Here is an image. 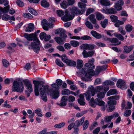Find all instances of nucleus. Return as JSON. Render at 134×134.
I'll return each mask as SVG.
<instances>
[{"label": "nucleus", "instance_id": "9", "mask_svg": "<svg viewBox=\"0 0 134 134\" xmlns=\"http://www.w3.org/2000/svg\"><path fill=\"white\" fill-rule=\"evenodd\" d=\"M40 42L39 40L37 38L33 41L29 46V48H32L35 52H38L40 49Z\"/></svg>", "mask_w": 134, "mask_h": 134}, {"label": "nucleus", "instance_id": "60", "mask_svg": "<svg viewBox=\"0 0 134 134\" xmlns=\"http://www.w3.org/2000/svg\"><path fill=\"white\" fill-rule=\"evenodd\" d=\"M70 44L68 43H65L64 44V47L67 50L70 49L71 48Z\"/></svg>", "mask_w": 134, "mask_h": 134}, {"label": "nucleus", "instance_id": "31", "mask_svg": "<svg viewBox=\"0 0 134 134\" xmlns=\"http://www.w3.org/2000/svg\"><path fill=\"white\" fill-rule=\"evenodd\" d=\"M9 7V5H8L7 6L4 7V8L0 6V11H1L4 13H6L8 11Z\"/></svg>", "mask_w": 134, "mask_h": 134}, {"label": "nucleus", "instance_id": "20", "mask_svg": "<svg viewBox=\"0 0 134 134\" xmlns=\"http://www.w3.org/2000/svg\"><path fill=\"white\" fill-rule=\"evenodd\" d=\"M25 85L26 86V88L29 91L32 92L33 91L32 86L30 82L27 81L25 83Z\"/></svg>", "mask_w": 134, "mask_h": 134}, {"label": "nucleus", "instance_id": "59", "mask_svg": "<svg viewBox=\"0 0 134 134\" xmlns=\"http://www.w3.org/2000/svg\"><path fill=\"white\" fill-rule=\"evenodd\" d=\"M68 100L69 102H73L75 100V98L73 96H70L68 97Z\"/></svg>", "mask_w": 134, "mask_h": 134}, {"label": "nucleus", "instance_id": "38", "mask_svg": "<svg viewBox=\"0 0 134 134\" xmlns=\"http://www.w3.org/2000/svg\"><path fill=\"white\" fill-rule=\"evenodd\" d=\"M65 124V122H62L59 124H55L54 125V127L56 128H60L63 127Z\"/></svg>", "mask_w": 134, "mask_h": 134}, {"label": "nucleus", "instance_id": "2", "mask_svg": "<svg viewBox=\"0 0 134 134\" xmlns=\"http://www.w3.org/2000/svg\"><path fill=\"white\" fill-rule=\"evenodd\" d=\"M109 87L105 88L104 86H97L96 87V91L97 92V98L95 99L92 97L89 102V104L93 107H95L96 105L101 107V109L104 111L105 109V103L102 100L105 97V93L109 89Z\"/></svg>", "mask_w": 134, "mask_h": 134}, {"label": "nucleus", "instance_id": "28", "mask_svg": "<svg viewBox=\"0 0 134 134\" xmlns=\"http://www.w3.org/2000/svg\"><path fill=\"white\" fill-rule=\"evenodd\" d=\"M85 119V117H83L80 120H77L75 122V124L77 127L79 126L83 123Z\"/></svg>", "mask_w": 134, "mask_h": 134}, {"label": "nucleus", "instance_id": "50", "mask_svg": "<svg viewBox=\"0 0 134 134\" xmlns=\"http://www.w3.org/2000/svg\"><path fill=\"white\" fill-rule=\"evenodd\" d=\"M110 17L111 21L114 22H116L118 19V18L117 16L114 15H111Z\"/></svg>", "mask_w": 134, "mask_h": 134}, {"label": "nucleus", "instance_id": "18", "mask_svg": "<svg viewBox=\"0 0 134 134\" xmlns=\"http://www.w3.org/2000/svg\"><path fill=\"white\" fill-rule=\"evenodd\" d=\"M41 25L44 30L46 31L48 30V23L46 20L44 19L42 21Z\"/></svg>", "mask_w": 134, "mask_h": 134}, {"label": "nucleus", "instance_id": "22", "mask_svg": "<svg viewBox=\"0 0 134 134\" xmlns=\"http://www.w3.org/2000/svg\"><path fill=\"white\" fill-rule=\"evenodd\" d=\"M134 47L133 45H131L129 46H125L124 47V51L126 53H128L131 51Z\"/></svg>", "mask_w": 134, "mask_h": 134}, {"label": "nucleus", "instance_id": "7", "mask_svg": "<svg viewBox=\"0 0 134 134\" xmlns=\"http://www.w3.org/2000/svg\"><path fill=\"white\" fill-rule=\"evenodd\" d=\"M12 90L13 91L21 93L24 90L23 85L21 81H14L12 86Z\"/></svg>", "mask_w": 134, "mask_h": 134}, {"label": "nucleus", "instance_id": "46", "mask_svg": "<svg viewBox=\"0 0 134 134\" xmlns=\"http://www.w3.org/2000/svg\"><path fill=\"white\" fill-rule=\"evenodd\" d=\"M85 3H83L81 2H79L78 4V7L80 8L84 9L86 6V4Z\"/></svg>", "mask_w": 134, "mask_h": 134}, {"label": "nucleus", "instance_id": "64", "mask_svg": "<svg viewBox=\"0 0 134 134\" xmlns=\"http://www.w3.org/2000/svg\"><path fill=\"white\" fill-rule=\"evenodd\" d=\"M100 130V128L98 127L95 129L93 131L94 134H98Z\"/></svg>", "mask_w": 134, "mask_h": 134}, {"label": "nucleus", "instance_id": "24", "mask_svg": "<svg viewBox=\"0 0 134 134\" xmlns=\"http://www.w3.org/2000/svg\"><path fill=\"white\" fill-rule=\"evenodd\" d=\"M83 95L80 94V98L78 100V102L81 105L83 106L85 104V99L83 98Z\"/></svg>", "mask_w": 134, "mask_h": 134}, {"label": "nucleus", "instance_id": "37", "mask_svg": "<svg viewBox=\"0 0 134 134\" xmlns=\"http://www.w3.org/2000/svg\"><path fill=\"white\" fill-rule=\"evenodd\" d=\"M71 91L68 89H65L62 90V94L63 95H68L70 94Z\"/></svg>", "mask_w": 134, "mask_h": 134}, {"label": "nucleus", "instance_id": "42", "mask_svg": "<svg viewBox=\"0 0 134 134\" xmlns=\"http://www.w3.org/2000/svg\"><path fill=\"white\" fill-rule=\"evenodd\" d=\"M85 24L86 26L90 29H92L93 27L92 24L89 21L86 20L85 23Z\"/></svg>", "mask_w": 134, "mask_h": 134}, {"label": "nucleus", "instance_id": "1", "mask_svg": "<svg viewBox=\"0 0 134 134\" xmlns=\"http://www.w3.org/2000/svg\"><path fill=\"white\" fill-rule=\"evenodd\" d=\"M94 61L93 59L90 60L88 63L85 64V68H83L81 70L80 75L82 76L85 77V80L86 79H90L93 76H96L101 72L104 71L107 68L106 66L104 65L101 66H98L96 69V72H94L93 69L95 68L94 65L90 63H93Z\"/></svg>", "mask_w": 134, "mask_h": 134}, {"label": "nucleus", "instance_id": "10", "mask_svg": "<svg viewBox=\"0 0 134 134\" xmlns=\"http://www.w3.org/2000/svg\"><path fill=\"white\" fill-rule=\"evenodd\" d=\"M24 36L28 40L30 41H33L37 38V35L36 33L31 34H25Z\"/></svg>", "mask_w": 134, "mask_h": 134}, {"label": "nucleus", "instance_id": "62", "mask_svg": "<svg viewBox=\"0 0 134 134\" xmlns=\"http://www.w3.org/2000/svg\"><path fill=\"white\" fill-rule=\"evenodd\" d=\"M46 35V33L44 32H41L40 34V37L41 40H43L44 39Z\"/></svg>", "mask_w": 134, "mask_h": 134}, {"label": "nucleus", "instance_id": "14", "mask_svg": "<svg viewBox=\"0 0 134 134\" xmlns=\"http://www.w3.org/2000/svg\"><path fill=\"white\" fill-rule=\"evenodd\" d=\"M94 52V51H90L87 52L85 50H84L82 54L84 58L91 57L93 55Z\"/></svg>", "mask_w": 134, "mask_h": 134}, {"label": "nucleus", "instance_id": "45", "mask_svg": "<svg viewBox=\"0 0 134 134\" xmlns=\"http://www.w3.org/2000/svg\"><path fill=\"white\" fill-rule=\"evenodd\" d=\"M113 117L114 116L112 115L107 116L104 118L105 121L106 122H110Z\"/></svg>", "mask_w": 134, "mask_h": 134}, {"label": "nucleus", "instance_id": "4", "mask_svg": "<svg viewBox=\"0 0 134 134\" xmlns=\"http://www.w3.org/2000/svg\"><path fill=\"white\" fill-rule=\"evenodd\" d=\"M85 11L84 9L81 11L77 7H73L72 8H69L65 11V15L61 18V19L66 22L72 20L75 16L78 14H82Z\"/></svg>", "mask_w": 134, "mask_h": 134}, {"label": "nucleus", "instance_id": "25", "mask_svg": "<svg viewBox=\"0 0 134 134\" xmlns=\"http://www.w3.org/2000/svg\"><path fill=\"white\" fill-rule=\"evenodd\" d=\"M88 18L90 21L93 24H96V20L95 18L94 15L93 14H92L90 15Z\"/></svg>", "mask_w": 134, "mask_h": 134}, {"label": "nucleus", "instance_id": "47", "mask_svg": "<svg viewBox=\"0 0 134 134\" xmlns=\"http://www.w3.org/2000/svg\"><path fill=\"white\" fill-rule=\"evenodd\" d=\"M28 10L29 12L31 13L32 14L35 15H37V12H36L32 8L30 7H29L28 8Z\"/></svg>", "mask_w": 134, "mask_h": 134}, {"label": "nucleus", "instance_id": "5", "mask_svg": "<svg viewBox=\"0 0 134 134\" xmlns=\"http://www.w3.org/2000/svg\"><path fill=\"white\" fill-rule=\"evenodd\" d=\"M33 83L34 85V91L35 94L36 96H38L39 95V92L40 93L41 95V99L43 100L45 102H46L47 101V97L46 96V95L48 94L50 95L49 93L48 92L47 93H45L43 94H42L40 92V89L41 86H45V85H43L41 84V82L40 81L34 80L33 81Z\"/></svg>", "mask_w": 134, "mask_h": 134}, {"label": "nucleus", "instance_id": "49", "mask_svg": "<svg viewBox=\"0 0 134 134\" xmlns=\"http://www.w3.org/2000/svg\"><path fill=\"white\" fill-rule=\"evenodd\" d=\"M125 29L127 32H130L132 30V27L131 25L129 24L125 26Z\"/></svg>", "mask_w": 134, "mask_h": 134}, {"label": "nucleus", "instance_id": "44", "mask_svg": "<svg viewBox=\"0 0 134 134\" xmlns=\"http://www.w3.org/2000/svg\"><path fill=\"white\" fill-rule=\"evenodd\" d=\"M66 64L70 66H75L76 64V62L74 61L69 60Z\"/></svg>", "mask_w": 134, "mask_h": 134}, {"label": "nucleus", "instance_id": "55", "mask_svg": "<svg viewBox=\"0 0 134 134\" xmlns=\"http://www.w3.org/2000/svg\"><path fill=\"white\" fill-rule=\"evenodd\" d=\"M81 39L84 40H90L91 39V38L89 36L85 35L81 37Z\"/></svg>", "mask_w": 134, "mask_h": 134}, {"label": "nucleus", "instance_id": "35", "mask_svg": "<svg viewBox=\"0 0 134 134\" xmlns=\"http://www.w3.org/2000/svg\"><path fill=\"white\" fill-rule=\"evenodd\" d=\"M61 7L63 9H65L69 5L68 3H67L66 1L64 0L62 1L60 4Z\"/></svg>", "mask_w": 134, "mask_h": 134}, {"label": "nucleus", "instance_id": "40", "mask_svg": "<svg viewBox=\"0 0 134 134\" xmlns=\"http://www.w3.org/2000/svg\"><path fill=\"white\" fill-rule=\"evenodd\" d=\"M56 64L59 66L60 67H63L64 64L59 59H57L55 61Z\"/></svg>", "mask_w": 134, "mask_h": 134}, {"label": "nucleus", "instance_id": "8", "mask_svg": "<svg viewBox=\"0 0 134 134\" xmlns=\"http://www.w3.org/2000/svg\"><path fill=\"white\" fill-rule=\"evenodd\" d=\"M96 92V87L95 88L93 86H90L88 87L86 92L84 93L83 95L85 96L86 100L90 101L91 97L94 96Z\"/></svg>", "mask_w": 134, "mask_h": 134}, {"label": "nucleus", "instance_id": "27", "mask_svg": "<svg viewBox=\"0 0 134 134\" xmlns=\"http://www.w3.org/2000/svg\"><path fill=\"white\" fill-rule=\"evenodd\" d=\"M70 43L72 46L75 47H78L80 45L79 42L75 40H72Z\"/></svg>", "mask_w": 134, "mask_h": 134}, {"label": "nucleus", "instance_id": "17", "mask_svg": "<svg viewBox=\"0 0 134 134\" xmlns=\"http://www.w3.org/2000/svg\"><path fill=\"white\" fill-rule=\"evenodd\" d=\"M117 86L119 87H121L122 86H124L125 88H127V86L125 85V82L124 80H118L116 84Z\"/></svg>", "mask_w": 134, "mask_h": 134}, {"label": "nucleus", "instance_id": "32", "mask_svg": "<svg viewBox=\"0 0 134 134\" xmlns=\"http://www.w3.org/2000/svg\"><path fill=\"white\" fill-rule=\"evenodd\" d=\"M34 112L37 114L38 116L42 117L43 116L42 114L41 110L40 108L34 110Z\"/></svg>", "mask_w": 134, "mask_h": 134}, {"label": "nucleus", "instance_id": "12", "mask_svg": "<svg viewBox=\"0 0 134 134\" xmlns=\"http://www.w3.org/2000/svg\"><path fill=\"white\" fill-rule=\"evenodd\" d=\"M102 11L104 13L110 14H114L117 13V11L114 8L108 9L107 8H105L102 10Z\"/></svg>", "mask_w": 134, "mask_h": 134}, {"label": "nucleus", "instance_id": "15", "mask_svg": "<svg viewBox=\"0 0 134 134\" xmlns=\"http://www.w3.org/2000/svg\"><path fill=\"white\" fill-rule=\"evenodd\" d=\"M99 2L101 5L104 6H108L112 4L109 0H99Z\"/></svg>", "mask_w": 134, "mask_h": 134}, {"label": "nucleus", "instance_id": "26", "mask_svg": "<svg viewBox=\"0 0 134 134\" xmlns=\"http://www.w3.org/2000/svg\"><path fill=\"white\" fill-rule=\"evenodd\" d=\"M77 65L76 67L77 69H81L83 65V63L82 60H81L78 59L77 61Z\"/></svg>", "mask_w": 134, "mask_h": 134}, {"label": "nucleus", "instance_id": "29", "mask_svg": "<svg viewBox=\"0 0 134 134\" xmlns=\"http://www.w3.org/2000/svg\"><path fill=\"white\" fill-rule=\"evenodd\" d=\"M114 84V83L113 81L110 80H107L105 81L104 83V85L103 86H104L105 87V88L107 87H108V85H112Z\"/></svg>", "mask_w": 134, "mask_h": 134}, {"label": "nucleus", "instance_id": "34", "mask_svg": "<svg viewBox=\"0 0 134 134\" xmlns=\"http://www.w3.org/2000/svg\"><path fill=\"white\" fill-rule=\"evenodd\" d=\"M96 17L97 19L99 20L104 19V18L103 15L99 12H97L96 13Z\"/></svg>", "mask_w": 134, "mask_h": 134}, {"label": "nucleus", "instance_id": "53", "mask_svg": "<svg viewBox=\"0 0 134 134\" xmlns=\"http://www.w3.org/2000/svg\"><path fill=\"white\" fill-rule=\"evenodd\" d=\"M88 44L85 43L81 44L80 47L81 49L85 50L88 49Z\"/></svg>", "mask_w": 134, "mask_h": 134}, {"label": "nucleus", "instance_id": "54", "mask_svg": "<svg viewBox=\"0 0 134 134\" xmlns=\"http://www.w3.org/2000/svg\"><path fill=\"white\" fill-rule=\"evenodd\" d=\"M27 112L28 114H31L29 115V118H33L35 115V114L34 113H32V111L31 110L29 109L27 110Z\"/></svg>", "mask_w": 134, "mask_h": 134}, {"label": "nucleus", "instance_id": "61", "mask_svg": "<svg viewBox=\"0 0 134 134\" xmlns=\"http://www.w3.org/2000/svg\"><path fill=\"white\" fill-rule=\"evenodd\" d=\"M131 111L130 110H127L125 111L124 115L126 117H128L131 114Z\"/></svg>", "mask_w": 134, "mask_h": 134}, {"label": "nucleus", "instance_id": "13", "mask_svg": "<svg viewBox=\"0 0 134 134\" xmlns=\"http://www.w3.org/2000/svg\"><path fill=\"white\" fill-rule=\"evenodd\" d=\"M124 4V2H121L120 3H119V1H117L114 3V7L117 11H120L122 9V6Z\"/></svg>", "mask_w": 134, "mask_h": 134}, {"label": "nucleus", "instance_id": "16", "mask_svg": "<svg viewBox=\"0 0 134 134\" xmlns=\"http://www.w3.org/2000/svg\"><path fill=\"white\" fill-rule=\"evenodd\" d=\"M68 99V98L67 96H63L62 98L61 102L59 104V105L61 106L66 105Z\"/></svg>", "mask_w": 134, "mask_h": 134}, {"label": "nucleus", "instance_id": "39", "mask_svg": "<svg viewBox=\"0 0 134 134\" xmlns=\"http://www.w3.org/2000/svg\"><path fill=\"white\" fill-rule=\"evenodd\" d=\"M57 15L59 16L63 17L65 15V12H64L63 11L61 10H57L56 11Z\"/></svg>", "mask_w": 134, "mask_h": 134}, {"label": "nucleus", "instance_id": "43", "mask_svg": "<svg viewBox=\"0 0 134 134\" xmlns=\"http://www.w3.org/2000/svg\"><path fill=\"white\" fill-rule=\"evenodd\" d=\"M114 35L115 37H117L120 40L122 41L124 40L123 36L120 34L115 33L114 34Z\"/></svg>", "mask_w": 134, "mask_h": 134}, {"label": "nucleus", "instance_id": "30", "mask_svg": "<svg viewBox=\"0 0 134 134\" xmlns=\"http://www.w3.org/2000/svg\"><path fill=\"white\" fill-rule=\"evenodd\" d=\"M60 58H61L62 60L66 64L68 63V62L69 59H68L66 55L65 54H63L61 56Z\"/></svg>", "mask_w": 134, "mask_h": 134}, {"label": "nucleus", "instance_id": "41", "mask_svg": "<svg viewBox=\"0 0 134 134\" xmlns=\"http://www.w3.org/2000/svg\"><path fill=\"white\" fill-rule=\"evenodd\" d=\"M108 20L107 19H105L103 21L101 22V24L102 27L105 28L108 25Z\"/></svg>", "mask_w": 134, "mask_h": 134}, {"label": "nucleus", "instance_id": "33", "mask_svg": "<svg viewBox=\"0 0 134 134\" xmlns=\"http://www.w3.org/2000/svg\"><path fill=\"white\" fill-rule=\"evenodd\" d=\"M117 93V91L115 89H111L107 92V96H108L111 95L116 94Z\"/></svg>", "mask_w": 134, "mask_h": 134}, {"label": "nucleus", "instance_id": "48", "mask_svg": "<svg viewBox=\"0 0 134 134\" xmlns=\"http://www.w3.org/2000/svg\"><path fill=\"white\" fill-rule=\"evenodd\" d=\"M10 16L8 15L5 14L3 15L2 16V19L3 20H10Z\"/></svg>", "mask_w": 134, "mask_h": 134}, {"label": "nucleus", "instance_id": "63", "mask_svg": "<svg viewBox=\"0 0 134 134\" xmlns=\"http://www.w3.org/2000/svg\"><path fill=\"white\" fill-rule=\"evenodd\" d=\"M57 48L58 50L62 52H64L65 50L64 47L61 46H58Z\"/></svg>", "mask_w": 134, "mask_h": 134}, {"label": "nucleus", "instance_id": "21", "mask_svg": "<svg viewBox=\"0 0 134 134\" xmlns=\"http://www.w3.org/2000/svg\"><path fill=\"white\" fill-rule=\"evenodd\" d=\"M34 28V25L32 23L29 24L28 26L25 29V31L27 32H30L32 31Z\"/></svg>", "mask_w": 134, "mask_h": 134}, {"label": "nucleus", "instance_id": "23", "mask_svg": "<svg viewBox=\"0 0 134 134\" xmlns=\"http://www.w3.org/2000/svg\"><path fill=\"white\" fill-rule=\"evenodd\" d=\"M55 34H60V36H64V30L62 28H60L56 30L55 31Z\"/></svg>", "mask_w": 134, "mask_h": 134}, {"label": "nucleus", "instance_id": "51", "mask_svg": "<svg viewBox=\"0 0 134 134\" xmlns=\"http://www.w3.org/2000/svg\"><path fill=\"white\" fill-rule=\"evenodd\" d=\"M89 124V121L88 120H86L83 125V130H86L88 127Z\"/></svg>", "mask_w": 134, "mask_h": 134}, {"label": "nucleus", "instance_id": "36", "mask_svg": "<svg viewBox=\"0 0 134 134\" xmlns=\"http://www.w3.org/2000/svg\"><path fill=\"white\" fill-rule=\"evenodd\" d=\"M41 5L44 8L48 7L49 6V3L45 0H43L41 2Z\"/></svg>", "mask_w": 134, "mask_h": 134}, {"label": "nucleus", "instance_id": "6", "mask_svg": "<svg viewBox=\"0 0 134 134\" xmlns=\"http://www.w3.org/2000/svg\"><path fill=\"white\" fill-rule=\"evenodd\" d=\"M120 97L118 96H113L108 97V99L110 100L108 102V104L109 106L107 109V110L109 112L113 111L115 109V107L114 105L116 104V101L115 100H111L112 99L118 100L119 99Z\"/></svg>", "mask_w": 134, "mask_h": 134}, {"label": "nucleus", "instance_id": "52", "mask_svg": "<svg viewBox=\"0 0 134 134\" xmlns=\"http://www.w3.org/2000/svg\"><path fill=\"white\" fill-rule=\"evenodd\" d=\"M23 16L26 18H33L32 16L29 13H24L23 14Z\"/></svg>", "mask_w": 134, "mask_h": 134}, {"label": "nucleus", "instance_id": "58", "mask_svg": "<svg viewBox=\"0 0 134 134\" xmlns=\"http://www.w3.org/2000/svg\"><path fill=\"white\" fill-rule=\"evenodd\" d=\"M94 11V9L93 8H88L87 9L86 14V15H88Z\"/></svg>", "mask_w": 134, "mask_h": 134}, {"label": "nucleus", "instance_id": "19", "mask_svg": "<svg viewBox=\"0 0 134 134\" xmlns=\"http://www.w3.org/2000/svg\"><path fill=\"white\" fill-rule=\"evenodd\" d=\"M108 40L114 45H118L121 43V42L119 41L118 39L115 38L112 39L109 38H108Z\"/></svg>", "mask_w": 134, "mask_h": 134}, {"label": "nucleus", "instance_id": "56", "mask_svg": "<svg viewBox=\"0 0 134 134\" xmlns=\"http://www.w3.org/2000/svg\"><path fill=\"white\" fill-rule=\"evenodd\" d=\"M16 3L17 4L19 7H22L24 6L23 2L21 1L18 0L16 1Z\"/></svg>", "mask_w": 134, "mask_h": 134}, {"label": "nucleus", "instance_id": "11", "mask_svg": "<svg viewBox=\"0 0 134 134\" xmlns=\"http://www.w3.org/2000/svg\"><path fill=\"white\" fill-rule=\"evenodd\" d=\"M67 37V36L66 35H64V36L55 37L54 38V39L56 42L58 44H63L64 42L65 41Z\"/></svg>", "mask_w": 134, "mask_h": 134}, {"label": "nucleus", "instance_id": "3", "mask_svg": "<svg viewBox=\"0 0 134 134\" xmlns=\"http://www.w3.org/2000/svg\"><path fill=\"white\" fill-rule=\"evenodd\" d=\"M62 81L59 79L56 80V83H54L51 85V88L49 89L48 85H46L45 86H41L40 92L42 94L47 93L49 92L50 96L54 98H57L59 96V86L62 85Z\"/></svg>", "mask_w": 134, "mask_h": 134}, {"label": "nucleus", "instance_id": "57", "mask_svg": "<svg viewBox=\"0 0 134 134\" xmlns=\"http://www.w3.org/2000/svg\"><path fill=\"white\" fill-rule=\"evenodd\" d=\"M3 65L5 67H7L9 65V63L6 60L4 59L2 61Z\"/></svg>", "mask_w": 134, "mask_h": 134}]
</instances>
